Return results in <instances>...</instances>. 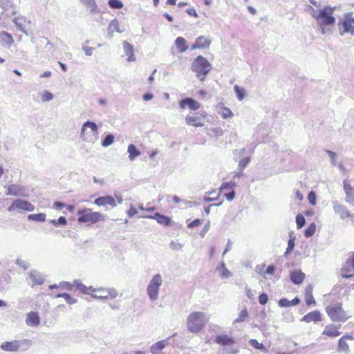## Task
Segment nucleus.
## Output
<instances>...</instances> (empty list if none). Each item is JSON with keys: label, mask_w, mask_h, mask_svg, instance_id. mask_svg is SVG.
<instances>
[{"label": "nucleus", "mask_w": 354, "mask_h": 354, "mask_svg": "<svg viewBox=\"0 0 354 354\" xmlns=\"http://www.w3.org/2000/svg\"><path fill=\"white\" fill-rule=\"evenodd\" d=\"M335 212L340 216L341 218H354V214H351L347 208L342 205H336L334 207Z\"/></svg>", "instance_id": "26"}, {"label": "nucleus", "mask_w": 354, "mask_h": 354, "mask_svg": "<svg viewBox=\"0 0 354 354\" xmlns=\"http://www.w3.org/2000/svg\"><path fill=\"white\" fill-rule=\"evenodd\" d=\"M53 97V95L48 91H46L41 95V100L44 102L51 100Z\"/></svg>", "instance_id": "47"}, {"label": "nucleus", "mask_w": 354, "mask_h": 354, "mask_svg": "<svg viewBox=\"0 0 354 354\" xmlns=\"http://www.w3.org/2000/svg\"><path fill=\"white\" fill-rule=\"evenodd\" d=\"M77 214L78 223H84L86 226H91L105 220V216L99 212H93L89 208L79 209Z\"/></svg>", "instance_id": "2"}, {"label": "nucleus", "mask_w": 354, "mask_h": 354, "mask_svg": "<svg viewBox=\"0 0 354 354\" xmlns=\"http://www.w3.org/2000/svg\"><path fill=\"white\" fill-rule=\"evenodd\" d=\"M138 213V211L136 207L133 205L130 207V208L127 211V214L129 216L132 217Z\"/></svg>", "instance_id": "56"}, {"label": "nucleus", "mask_w": 354, "mask_h": 354, "mask_svg": "<svg viewBox=\"0 0 354 354\" xmlns=\"http://www.w3.org/2000/svg\"><path fill=\"white\" fill-rule=\"evenodd\" d=\"M187 12L191 16H194V17L198 16L196 10L194 9L187 10Z\"/></svg>", "instance_id": "63"}, {"label": "nucleus", "mask_w": 354, "mask_h": 354, "mask_svg": "<svg viewBox=\"0 0 354 354\" xmlns=\"http://www.w3.org/2000/svg\"><path fill=\"white\" fill-rule=\"evenodd\" d=\"M1 39L5 42L6 44L10 46L14 43V39L11 35L6 32H2L0 34Z\"/></svg>", "instance_id": "37"}, {"label": "nucleus", "mask_w": 354, "mask_h": 354, "mask_svg": "<svg viewBox=\"0 0 354 354\" xmlns=\"http://www.w3.org/2000/svg\"><path fill=\"white\" fill-rule=\"evenodd\" d=\"M109 5L112 8L120 9L123 6L122 3L119 0H109Z\"/></svg>", "instance_id": "46"}, {"label": "nucleus", "mask_w": 354, "mask_h": 354, "mask_svg": "<svg viewBox=\"0 0 354 354\" xmlns=\"http://www.w3.org/2000/svg\"><path fill=\"white\" fill-rule=\"evenodd\" d=\"M295 197L298 199L299 201H301L304 199L303 195L299 190L295 191Z\"/></svg>", "instance_id": "59"}, {"label": "nucleus", "mask_w": 354, "mask_h": 354, "mask_svg": "<svg viewBox=\"0 0 354 354\" xmlns=\"http://www.w3.org/2000/svg\"><path fill=\"white\" fill-rule=\"evenodd\" d=\"M191 68L196 73V76L203 82L206 75L212 70V65L205 57L198 55L194 59Z\"/></svg>", "instance_id": "5"}, {"label": "nucleus", "mask_w": 354, "mask_h": 354, "mask_svg": "<svg viewBox=\"0 0 354 354\" xmlns=\"http://www.w3.org/2000/svg\"><path fill=\"white\" fill-rule=\"evenodd\" d=\"M203 222V220L197 218L187 224L188 228H193L199 226Z\"/></svg>", "instance_id": "49"}, {"label": "nucleus", "mask_w": 354, "mask_h": 354, "mask_svg": "<svg viewBox=\"0 0 354 354\" xmlns=\"http://www.w3.org/2000/svg\"><path fill=\"white\" fill-rule=\"evenodd\" d=\"M316 230V225L314 223L310 224V225L305 230L304 235L306 237H310L313 236Z\"/></svg>", "instance_id": "42"}, {"label": "nucleus", "mask_w": 354, "mask_h": 354, "mask_svg": "<svg viewBox=\"0 0 354 354\" xmlns=\"http://www.w3.org/2000/svg\"><path fill=\"white\" fill-rule=\"evenodd\" d=\"M207 116V114L205 111L195 113L192 115H187L185 117V122L189 126L201 127L204 126Z\"/></svg>", "instance_id": "10"}, {"label": "nucleus", "mask_w": 354, "mask_h": 354, "mask_svg": "<svg viewBox=\"0 0 354 354\" xmlns=\"http://www.w3.org/2000/svg\"><path fill=\"white\" fill-rule=\"evenodd\" d=\"M348 340H353L351 335H343L338 341L337 351L348 353L349 351Z\"/></svg>", "instance_id": "24"}, {"label": "nucleus", "mask_w": 354, "mask_h": 354, "mask_svg": "<svg viewBox=\"0 0 354 354\" xmlns=\"http://www.w3.org/2000/svg\"><path fill=\"white\" fill-rule=\"evenodd\" d=\"M28 345L29 341L28 339L23 340H12L3 342L0 345L1 350L7 352H16L18 351L22 345Z\"/></svg>", "instance_id": "13"}, {"label": "nucleus", "mask_w": 354, "mask_h": 354, "mask_svg": "<svg viewBox=\"0 0 354 354\" xmlns=\"http://www.w3.org/2000/svg\"><path fill=\"white\" fill-rule=\"evenodd\" d=\"M300 303V299L298 297L294 298L292 300L289 301L286 298H281L278 301V305L281 308H287L298 305Z\"/></svg>", "instance_id": "31"}, {"label": "nucleus", "mask_w": 354, "mask_h": 354, "mask_svg": "<svg viewBox=\"0 0 354 354\" xmlns=\"http://www.w3.org/2000/svg\"><path fill=\"white\" fill-rule=\"evenodd\" d=\"M175 45L180 53L185 52L189 48L187 41L182 37L176 39Z\"/></svg>", "instance_id": "32"}, {"label": "nucleus", "mask_w": 354, "mask_h": 354, "mask_svg": "<svg viewBox=\"0 0 354 354\" xmlns=\"http://www.w3.org/2000/svg\"><path fill=\"white\" fill-rule=\"evenodd\" d=\"M343 188L346 194V201L347 203L354 205V187H353L348 179L343 182Z\"/></svg>", "instance_id": "18"}, {"label": "nucleus", "mask_w": 354, "mask_h": 354, "mask_svg": "<svg viewBox=\"0 0 354 354\" xmlns=\"http://www.w3.org/2000/svg\"><path fill=\"white\" fill-rule=\"evenodd\" d=\"M166 346V341L161 340L153 344L151 347V351L153 354H158Z\"/></svg>", "instance_id": "35"}, {"label": "nucleus", "mask_w": 354, "mask_h": 354, "mask_svg": "<svg viewBox=\"0 0 354 354\" xmlns=\"http://www.w3.org/2000/svg\"><path fill=\"white\" fill-rule=\"evenodd\" d=\"M124 51L127 57V61L129 62H134L136 60V57L134 55L133 46L127 41H123L122 43Z\"/></svg>", "instance_id": "27"}, {"label": "nucleus", "mask_w": 354, "mask_h": 354, "mask_svg": "<svg viewBox=\"0 0 354 354\" xmlns=\"http://www.w3.org/2000/svg\"><path fill=\"white\" fill-rule=\"evenodd\" d=\"M308 200L312 205L316 204V194L314 192L311 191L308 196Z\"/></svg>", "instance_id": "48"}, {"label": "nucleus", "mask_w": 354, "mask_h": 354, "mask_svg": "<svg viewBox=\"0 0 354 354\" xmlns=\"http://www.w3.org/2000/svg\"><path fill=\"white\" fill-rule=\"evenodd\" d=\"M164 17L170 22L173 21V17L168 13H165Z\"/></svg>", "instance_id": "64"}, {"label": "nucleus", "mask_w": 354, "mask_h": 354, "mask_svg": "<svg viewBox=\"0 0 354 354\" xmlns=\"http://www.w3.org/2000/svg\"><path fill=\"white\" fill-rule=\"evenodd\" d=\"M162 285V277L160 274H155L147 286V294L151 300H156L158 297L159 288Z\"/></svg>", "instance_id": "9"}, {"label": "nucleus", "mask_w": 354, "mask_h": 354, "mask_svg": "<svg viewBox=\"0 0 354 354\" xmlns=\"http://www.w3.org/2000/svg\"><path fill=\"white\" fill-rule=\"evenodd\" d=\"M53 207L56 209H62L63 207H66V205L62 202L56 201L53 203Z\"/></svg>", "instance_id": "57"}, {"label": "nucleus", "mask_w": 354, "mask_h": 354, "mask_svg": "<svg viewBox=\"0 0 354 354\" xmlns=\"http://www.w3.org/2000/svg\"><path fill=\"white\" fill-rule=\"evenodd\" d=\"M114 141V137L112 135H108L105 137V138L102 142V145L103 147H108L111 145Z\"/></svg>", "instance_id": "45"}, {"label": "nucleus", "mask_w": 354, "mask_h": 354, "mask_svg": "<svg viewBox=\"0 0 354 354\" xmlns=\"http://www.w3.org/2000/svg\"><path fill=\"white\" fill-rule=\"evenodd\" d=\"M179 106L181 109H185L187 107L191 111H196L201 108V104L192 97H186L179 102Z\"/></svg>", "instance_id": "17"}, {"label": "nucleus", "mask_w": 354, "mask_h": 354, "mask_svg": "<svg viewBox=\"0 0 354 354\" xmlns=\"http://www.w3.org/2000/svg\"><path fill=\"white\" fill-rule=\"evenodd\" d=\"M98 129L96 124L93 122H86L82 128L81 136L86 141L92 142L97 137Z\"/></svg>", "instance_id": "6"}, {"label": "nucleus", "mask_w": 354, "mask_h": 354, "mask_svg": "<svg viewBox=\"0 0 354 354\" xmlns=\"http://www.w3.org/2000/svg\"><path fill=\"white\" fill-rule=\"evenodd\" d=\"M234 186L235 184L234 183H224L220 187L219 194L223 195L227 201H231L235 196Z\"/></svg>", "instance_id": "14"}, {"label": "nucleus", "mask_w": 354, "mask_h": 354, "mask_svg": "<svg viewBox=\"0 0 354 354\" xmlns=\"http://www.w3.org/2000/svg\"><path fill=\"white\" fill-rule=\"evenodd\" d=\"M93 289L92 286L87 287L78 281H74V290H78L81 293L92 295Z\"/></svg>", "instance_id": "29"}, {"label": "nucleus", "mask_w": 354, "mask_h": 354, "mask_svg": "<svg viewBox=\"0 0 354 354\" xmlns=\"http://www.w3.org/2000/svg\"><path fill=\"white\" fill-rule=\"evenodd\" d=\"M339 329L340 325L337 326L334 324H328L324 326L322 335L328 338H335L341 334Z\"/></svg>", "instance_id": "15"}, {"label": "nucleus", "mask_w": 354, "mask_h": 354, "mask_svg": "<svg viewBox=\"0 0 354 354\" xmlns=\"http://www.w3.org/2000/svg\"><path fill=\"white\" fill-rule=\"evenodd\" d=\"M153 98V95L151 94V93H145L144 95H143V99L145 100V101H148V100H150Z\"/></svg>", "instance_id": "61"}, {"label": "nucleus", "mask_w": 354, "mask_h": 354, "mask_svg": "<svg viewBox=\"0 0 354 354\" xmlns=\"http://www.w3.org/2000/svg\"><path fill=\"white\" fill-rule=\"evenodd\" d=\"M322 320V315L318 310L311 311L305 315L301 319V321L305 322L306 323L317 322Z\"/></svg>", "instance_id": "23"}, {"label": "nucleus", "mask_w": 354, "mask_h": 354, "mask_svg": "<svg viewBox=\"0 0 354 354\" xmlns=\"http://www.w3.org/2000/svg\"><path fill=\"white\" fill-rule=\"evenodd\" d=\"M305 279V274L300 270H295L290 272V279L295 284L301 283Z\"/></svg>", "instance_id": "28"}, {"label": "nucleus", "mask_w": 354, "mask_h": 354, "mask_svg": "<svg viewBox=\"0 0 354 354\" xmlns=\"http://www.w3.org/2000/svg\"><path fill=\"white\" fill-rule=\"evenodd\" d=\"M234 89L238 100L240 101L243 100L245 93L244 88L239 86L238 85H235L234 86Z\"/></svg>", "instance_id": "40"}, {"label": "nucleus", "mask_w": 354, "mask_h": 354, "mask_svg": "<svg viewBox=\"0 0 354 354\" xmlns=\"http://www.w3.org/2000/svg\"><path fill=\"white\" fill-rule=\"evenodd\" d=\"M339 31L341 35L346 32H350L354 35V17H352V13H348L339 20L338 23Z\"/></svg>", "instance_id": "8"}, {"label": "nucleus", "mask_w": 354, "mask_h": 354, "mask_svg": "<svg viewBox=\"0 0 354 354\" xmlns=\"http://www.w3.org/2000/svg\"><path fill=\"white\" fill-rule=\"evenodd\" d=\"M221 266H222L223 270H222V272L221 273V276L223 278H227L230 275V271L225 268V266L223 263H221Z\"/></svg>", "instance_id": "52"}, {"label": "nucleus", "mask_w": 354, "mask_h": 354, "mask_svg": "<svg viewBox=\"0 0 354 354\" xmlns=\"http://www.w3.org/2000/svg\"><path fill=\"white\" fill-rule=\"evenodd\" d=\"M250 162V158H243L240 162H239V166L240 167L241 169H244L247 165Z\"/></svg>", "instance_id": "54"}, {"label": "nucleus", "mask_w": 354, "mask_h": 354, "mask_svg": "<svg viewBox=\"0 0 354 354\" xmlns=\"http://www.w3.org/2000/svg\"><path fill=\"white\" fill-rule=\"evenodd\" d=\"M53 223L55 224L65 225L66 224V219L64 216H60L57 221L53 220Z\"/></svg>", "instance_id": "55"}, {"label": "nucleus", "mask_w": 354, "mask_h": 354, "mask_svg": "<svg viewBox=\"0 0 354 354\" xmlns=\"http://www.w3.org/2000/svg\"><path fill=\"white\" fill-rule=\"evenodd\" d=\"M207 321V319L203 312H192L187 317V328L189 332L197 333L204 328Z\"/></svg>", "instance_id": "4"}, {"label": "nucleus", "mask_w": 354, "mask_h": 354, "mask_svg": "<svg viewBox=\"0 0 354 354\" xmlns=\"http://www.w3.org/2000/svg\"><path fill=\"white\" fill-rule=\"evenodd\" d=\"M268 295L266 293H261L259 296V302L261 305H265L268 302Z\"/></svg>", "instance_id": "51"}, {"label": "nucleus", "mask_w": 354, "mask_h": 354, "mask_svg": "<svg viewBox=\"0 0 354 354\" xmlns=\"http://www.w3.org/2000/svg\"><path fill=\"white\" fill-rule=\"evenodd\" d=\"M26 323L27 325L30 326H37L40 324V319L39 314L37 312L31 311L28 313L27 317L26 319Z\"/></svg>", "instance_id": "25"}, {"label": "nucleus", "mask_w": 354, "mask_h": 354, "mask_svg": "<svg viewBox=\"0 0 354 354\" xmlns=\"http://www.w3.org/2000/svg\"><path fill=\"white\" fill-rule=\"evenodd\" d=\"M128 153H129V158L131 160H133L136 157L140 155V151L137 149L136 146L133 144H131L128 147Z\"/></svg>", "instance_id": "34"}, {"label": "nucleus", "mask_w": 354, "mask_h": 354, "mask_svg": "<svg viewBox=\"0 0 354 354\" xmlns=\"http://www.w3.org/2000/svg\"><path fill=\"white\" fill-rule=\"evenodd\" d=\"M139 208L140 209H142V210H145V211H147V212H153L155 210V207H154L144 208L142 205H139Z\"/></svg>", "instance_id": "60"}, {"label": "nucleus", "mask_w": 354, "mask_h": 354, "mask_svg": "<svg viewBox=\"0 0 354 354\" xmlns=\"http://www.w3.org/2000/svg\"><path fill=\"white\" fill-rule=\"evenodd\" d=\"M313 17L317 20V24L321 28L322 34L326 32L325 28L326 26H333L335 23V18L333 17L334 9L330 7H325L319 12L312 8Z\"/></svg>", "instance_id": "1"}, {"label": "nucleus", "mask_w": 354, "mask_h": 354, "mask_svg": "<svg viewBox=\"0 0 354 354\" xmlns=\"http://www.w3.org/2000/svg\"><path fill=\"white\" fill-rule=\"evenodd\" d=\"M249 314L246 308L243 309L241 310V312L239 314V317L237 319H236L235 322H243L245 321V319L248 317Z\"/></svg>", "instance_id": "41"}, {"label": "nucleus", "mask_w": 354, "mask_h": 354, "mask_svg": "<svg viewBox=\"0 0 354 354\" xmlns=\"http://www.w3.org/2000/svg\"><path fill=\"white\" fill-rule=\"evenodd\" d=\"M313 287L311 284H308L304 290V298L308 306H315L316 301L313 295Z\"/></svg>", "instance_id": "21"}, {"label": "nucleus", "mask_w": 354, "mask_h": 354, "mask_svg": "<svg viewBox=\"0 0 354 354\" xmlns=\"http://www.w3.org/2000/svg\"><path fill=\"white\" fill-rule=\"evenodd\" d=\"M245 292H246L247 297L249 299H252L253 293H252V291L251 290V289H250V288L247 289Z\"/></svg>", "instance_id": "62"}, {"label": "nucleus", "mask_w": 354, "mask_h": 354, "mask_svg": "<svg viewBox=\"0 0 354 354\" xmlns=\"http://www.w3.org/2000/svg\"><path fill=\"white\" fill-rule=\"evenodd\" d=\"M212 44V41L209 38L201 35L198 37L194 44L192 45L191 49L192 50H196V49H200V50H205L208 49Z\"/></svg>", "instance_id": "16"}, {"label": "nucleus", "mask_w": 354, "mask_h": 354, "mask_svg": "<svg viewBox=\"0 0 354 354\" xmlns=\"http://www.w3.org/2000/svg\"><path fill=\"white\" fill-rule=\"evenodd\" d=\"M23 193H24L23 187H20L19 185H15V184L10 185L8 187L7 191H6V195H8V196H18L23 195Z\"/></svg>", "instance_id": "30"}, {"label": "nucleus", "mask_w": 354, "mask_h": 354, "mask_svg": "<svg viewBox=\"0 0 354 354\" xmlns=\"http://www.w3.org/2000/svg\"><path fill=\"white\" fill-rule=\"evenodd\" d=\"M214 342L223 346H232L235 343L234 339L227 335H217L214 339Z\"/></svg>", "instance_id": "22"}, {"label": "nucleus", "mask_w": 354, "mask_h": 354, "mask_svg": "<svg viewBox=\"0 0 354 354\" xmlns=\"http://www.w3.org/2000/svg\"><path fill=\"white\" fill-rule=\"evenodd\" d=\"M143 218H152L156 220V221L165 226H169L171 224V219L170 217L161 214L158 212H156L153 215H145Z\"/></svg>", "instance_id": "19"}, {"label": "nucleus", "mask_w": 354, "mask_h": 354, "mask_svg": "<svg viewBox=\"0 0 354 354\" xmlns=\"http://www.w3.org/2000/svg\"><path fill=\"white\" fill-rule=\"evenodd\" d=\"M296 223L297 228H301L306 223L304 216L301 214H299L296 216Z\"/></svg>", "instance_id": "44"}, {"label": "nucleus", "mask_w": 354, "mask_h": 354, "mask_svg": "<svg viewBox=\"0 0 354 354\" xmlns=\"http://www.w3.org/2000/svg\"><path fill=\"white\" fill-rule=\"evenodd\" d=\"M249 344L255 349L262 351L266 352V348L263 346V344L259 343L257 339H251L249 341Z\"/></svg>", "instance_id": "39"}, {"label": "nucleus", "mask_w": 354, "mask_h": 354, "mask_svg": "<svg viewBox=\"0 0 354 354\" xmlns=\"http://www.w3.org/2000/svg\"><path fill=\"white\" fill-rule=\"evenodd\" d=\"M50 289L59 288L60 290L72 291L74 290V283H71L69 282H61L58 285L54 284L49 286Z\"/></svg>", "instance_id": "33"}, {"label": "nucleus", "mask_w": 354, "mask_h": 354, "mask_svg": "<svg viewBox=\"0 0 354 354\" xmlns=\"http://www.w3.org/2000/svg\"><path fill=\"white\" fill-rule=\"evenodd\" d=\"M94 203L97 206L110 205L112 207L116 206L115 200L111 196L98 197L95 200Z\"/></svg>", "instance_id": "20"}, {"label": "nucleus", "mask_w": 354, "mask_h": 354, "mask_svg": "<svg viewBox=\"0 0 354 354\" xmlns=\"http://www.w3.org/2000/svg\"><path fill=\"white\" fill-rule=\"evenodd\" d=\"M118 295V291L113 288H93L92 297L102 300H109L116 298Z\"/></svg>", "instance_id": "7"}, {"label": "nucleus", "mask_w": 354, "mask_h": 354, "mask_svg": "<svg viewBox=\"0 0 354 354\" xmlns=\"http://www.w3.org/2000/svg\"><path fill=\"white\" fill-rule=\"evenodd\" d=\"M51 297H53L55 298L63 297L64 298L66 303L68 304H73L77 302V300L75 298L72 297L70 295L67 293H57L55 295H51Z\"/></svg>", "instance_id": "36"}, {"label": "nucleus", "mask_w": 354, "mask_h": 354, "mask_svg": "<svg viewBox=\"0 0 354 354\" xmlns=\"http://www.w3.org/2000/svg\"><path fill=\"white\" fill-rule=\"evenodd\" d=\"M233 116L232 111L227 107L223 106L221 111V117L223 119L232 118Z\"/></svg>", "instance_id": "43"}, {"label": "nucleus", "mask_w": 354, "mask_h": 354, "mask_svg": "<svg viewBox=\"0 0 354 354\" xmlns=\"http://www.w3.org/2000/svg\"><path fill=\"white\" fill-rule=\"evenodd\" d=\"M34 209L35 207L32 204L23 199L15 200L10 206L8 208V211L10 212L19 210L32 212Z\"/></svg>", "instance_id": "12"}, {"label": "nucleus", "mask_w": 354, "mask_h": 354, "mask_svg": "<svg viewBox=\"0 0 354 354\" xmlns=\"http://www.w3.org/2000/svg\"><path fill=\"white\" fill-rule=\"evenodd\" d=\"M28 220L38 221V222H44L46 220V214L44 213H39L30 214L28 216Z\"/></svg>", "instance_id": "38"}, {"label": "nucleus", "mask_w": 354, "mask_h": 354, "mask_svg": "<svg viewBox=\"0 0 354 354\" xmlns=\"http://www.w3.org/2000/svg\"><path fill=\"white\" fill-rule=\"evenodd\" d=\"M210 228V221H207L205 226L203 227L202 231L201 232V236L204 237L205 234L209 231Z\"/></svg>", "instance_id": "53"}, {"label": "nucleus", "mask_w": 354, "mask_h": 354, "mask_svg": "<svg viewBox=\"0 0 354 354\" xmlns=\"http://www.w3.org/2000/svg\"><path fill=\"white\" fill-rule=\"evenodd\" d=\"M340 274L343 278H351L354 276V252L348 254V258L340 269Z\"/></svg>", "instance_id": "11"}, {"label": "nucleus", "mask_w": 354, "mask_h": 354, "mask_svg": "<svg viewBox=\"0 0 354 354\" xmlns=\"http://www.w3.org/2000/svg\"><path fill=\"white\" fill-rule=\"evenodd\" d=\"M274 272H275V267H274V266L270 265V266H269L267 268L265 273L267 274L272 275V274H274Z\"/></svg>", "instance_id": "58"}, {"label": "nucleus", "mask_w": 354, "mask_h": 354, "mask_svg": "<svg viewBox=\"0 0 354 354\" xmlns=\"http://www.w3.org/2000/svg\"><path fill=\"white\" fill-rule=\"evenodd\" d=\"M326 313L333 322H345L352 317L351 315L344 309L343 304L341 302L327 306L326 307Z\"/></svg>", "instance_id": "3"}, {"label": "nucleus", "mask_w": 354, "mask_h": 354, "mask_svg": "<svg viewBox=\"0 0 354 354\" xmlns=\"http://www.w3.org/2000/svg\"><path fill=\"white\" fill-rule=\"evenodd\" d=\"M295 247V239L292 238L290 239L288 243V247L286 250V254L290 253Z\"/></svg>", "instance_id": "50"}]
</instances>
